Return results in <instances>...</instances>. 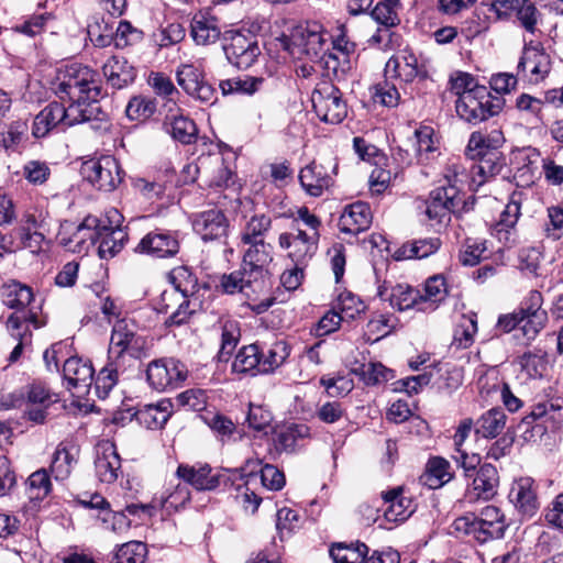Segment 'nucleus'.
I'll return each mask as SVG.
<instances>
[{"label": "nucleus", "mask_w": 563, "mask_h": 563, "mask_svg": "<svg viewBox=\"0 0 563 563\" xmlns=\"http://www.w3.org/2000/svg\"><path fill=\"white\" fill-rule=\"evenodd\" d=\"M98 74L90 67L73 63L56 70L52 89L62 102L68 106H78V110H86L91 121L99 112L98 98L101 88L97 80Z\"/></svg>", "instance_id": "f257e3e1"}, {"label": "nucleus", "mask_w": 563, "mask_h": 563, "mask_svg": "<svg viewBox=\"0 0 563 563\" xmlns=\"http://www.w3.org/2000/svg\"><path fill=\"white\" fill-rule=\"evenodd\" d=\"M280 47L296 59L316 63L328 48V33L318 22H305L294 26L289 34L276 38Z\"/></svg>", "instance_id": "f03ea898"}, {"label": "nucleus", "mask_w": 563, "mask_h": 563, "mask_svg": "<svg viewBox=\"0 0 563 563\" xmlns=\"http://www.w3.org/2000/svg\"><path fill=\"white\" fill-rule=\"evenodd\" d=\"M146 347V340L136 332V324L126 319L118 320L111 332L108 349L109 360L126 366L131 361L140 358Z\"/></svg>", "instance_id": "7ed1b4c3"}, {"label": "nucleus", "mask_w": 563, "mask_h": 563, "mask_svg": "<svg viewBox=\"0 0 563 563\" xmlns=\"http://www.w3.org/2000/svg\"><path fill=\"white\" fill-rule=\"evenodd\" d=\"M86 110H78V106H65L60 102H49L33 120L32 135L36 139L45 137L52 131H63L65 126L89 122Z\"/></svg>", "instance_id": "20e7f679"}, {"label": "nucleus", "mask_w": 563, "mask_h": 563, "mask_svg": "<svg viewBox=\"0 0 563 563\" xmlns=\"http://www.w3.org/2000/svg\"><path fill=\"white\" fill-rule=\"evenodd\" d=\"M504 103L500 96H493L486 86L481 85L457 99L455 109L461 119L475 124L498 114Z\"/></svg>", "instance_id": "39448f33"}, {"label": "nucleus", "mask_w": 563, "mask_h": 563, "mask_svg": "<svg viewBox=\"0 0 563 563\" xmlns=\"http://www.w3.org/2000/svg\"><path fill=\"white\" fill-rule=\"evenodd\" d=\"M103 220L96 216H87L78 225L69 221L60 224L57 240L60 245L74 253H87L99 238L100 230H104Z\"/></svg>", "instance_id": "423d86ee"}, {"label": "nucleus", "mask_w": 563, "mask_h": 563, "mask_svg": "<svg viewBox=\"0 0 563 563\" xmlns=\"http://www.w3.org/2000/svg\"><path fill=\"white\" fill-rule=\"evenodd\" d=\"M466 156L477 159L478 163L472 167V179L470 187L477 191L490 177L499 174L505 166L503 153L492 143H468Z\"/></svg>", "instance_id": "0eeeda50"}, {"label": "nucleus", "mask_w": 563, "mask_h": 563, "mask_svg": "<svg viewBox=\"0 0 563 563\" xmlns=\"http://www.w3.org/2000/svg\"><path fill=\"white\" fill-rule=\"evenodd\" d=\"M80 173L92 186L106 192L114 190L122 181V169L111 155L84 161Z\"/></svg>", "instance_id": "6e6552de"}, {"label": "nucleus", "mask_w": 563, "mask_h": 563, "mask_svg": "<svg viewBox=\"0 0 563 563\" xmlns=\"http://www.w3.org/2000/svg\"><path fill=\"white\" fill-rule=\"evenodd\" d=\"M311 102L314 112L324 122L340 123L347 114L342 93L332 84H320L311 95Z\"/></svg>", "instance_id": "1a4fd4ad"}, {"label": "nucleus", "mask_w": 563, "mask_h": 563, "mask_svg": "<svg viewBox=\"0 0 563 563\" xmlns=\"http://www.w3.org/2000/svg\"><path fill=\"white\" fill-rule=\"evenodd\" d=\"M146 377L154 389L163 391L181 386L188 377V368L177 358H159L147 365Z\"/></svg>", "instance_id": "9d476101"}, {"label": "nucleus", "mask_w": 563, "mask_h": 563, "mask_svg": "<svg viewBox=\"0 0 563 563\" xmlns=\"http://www.w3.org/2000/svg\"><path fill=\"white\" fill-rule=\"evenodd\" d=\"M177 84L190 97L205 103H212L216 89L205 79L202 69L194 64H181L176 70Z\"/></svg>", "instance_id": "9b49d317"}, {"label": "nucleus", "mask_w": 563, "mask_h": 563, "mask_svg": "<svg viewBox=\"0 0 563 563\" xmlns=\"http://www.w3.org/2000/svg\"><path fill=\"white\" fill-rule=\"evenodd\" d=\"M122 216L117 209L107 212L103 220L104 230H100L98 254L108 260L115 256L124 246L128 233L121 228Z\"/></svg>", "instance_id": "f8f14e48"}, {"label": "nucleus", "mask_w": 563, "mask_h": 563, "mask_svg": "<svg viewBox=\"0 0 563 563\" xmlns=\"http://www.w3.org/2000/svg\"><path fill=\"white\" fill-rule=\"evenodd\" d=\"M288 355L289 352L284 342L274 343L266 352L256 343L249 344V375L273 373Z\"/></svg>", "instance_id": "ddd939ff"}, {"label": "nucleus", "mask_w": 563, "mask_h": 563, "mask_svg": "<svg viewBox=\"0 0 563 563\" xmlns=\"http://www.w3.org/2000/svg\"><path fill=\"white\" fill-rule=\"evenodd\" d=\"M178 251L179 241L177 235L164 230L148 232L134 247L135 253L155 258L173 257Z\"/></svg>", "instance_id": "4468645a"}, {"label": "nucleus", "mask_w": 563, "mask_h": 563, "mask_svg": "<svg viewBox=\"0 0 563 563\" xmlns=\"http://www.w3.org/2000/svg\"><path fill=\"white\" fill-rule=\"evenodd\" d=\"M121 457L110 440L100 441L95 449V474L101 483H114L121 474Z\"/></svg>", "instance_id": "2eb2a0df"}, {"label": "nucleus", "mask_w": 563, "mask_h": 563, "mask_svg": "<svg viewBox=\"0 0 563 563\" xmlns=\"http://www.w3.org/2000/svg\"><path fill=\"white\" fill-rule=\"evenodd\" d=\"M551 71V57L543 49L525 47L518 64V75L532 84L542 81Z\"/></svg>", "instance_id": "dca6fc26"}, {"label": "nucleus", "mask_w": 563, "mask_h": 563, "mask_svg": "<svg viewBox=\"0 0 563 563\" xmlns=\"http://www.w3.org/2000/svg\"><path fill=\"white\" fill-rule=\"evenodd\" d=\"M32 323L34 328L40 327L37 317L33 312L27 313H12L7 320V328L12 338L19 340L18 344L13 347L8 357L9 364L18 362L23 353L24 346L31 341V331L29 324Z\"/></svg>", "instance_id": "f3484780"}, {"label": "nucleus", "mask_w": 563, "mask_h": 563, "mask_svg": "<svg viewBox=\"0 0 563 563\" xmlns=\"http://www.w3.org/2000/svg\"><path fill=\"white\" fill-rule=\"evenodd\" d=\"M194 231L201 236L203 241H212L225 235L228 230V220L219 209H210L195 213L191 218Z\"/></svg>", "instance_id": "a211bd4d"}, {"label": "nucleus", "mask_w": 563, "mask_h": 563, "mask_svg": "<svg viewBox=\"0 0 563 563\" xmlns=\"http://www.w3.org/2000/svg\"><path fill=\"white\" fill-rule=\"evenodd\" d=\"M377 296L384 301H389L391 308L399 311L411 308H417L421 311L420 290L410 285L397 284L389 289L386 282H384L377 288Z\"/></svg>", "instance_id": "6ab92c4d"}, {"label": "nucleus", "mask_w": 563, "mask_h": 563, "mask_svg": "<svg viewBox=\"0 0 563 563\" xmlns=\"http://www.w3.org/2000/svg\"><path fill=\"white\" fill-rule=\"evenodd\" d=\"M63 377L69 390L76 389L79 394H86L93 382L92 365L78 356H70L64 362Z\"/></svg>", "instance_id": "aec40b11"}, {"label": "nucleus", "mask_w": 563, "mask_h": 563, "mask_svg": "<svg viewBox=\"0 0 563 563\" xmlns=\"http://www.w3.org/2000/svg\"><path fill=\"white\" fill-rule=\"evenodd\" d=\"M466 177L464 168L453 164L452 169L445 176L448 186H441L430 192L428 202L433 205H446L451 208H459L464 202L461 196L459 183H463Z\"/></svg>", "instance_id": "412c9836"}, {"label": "nucleus", "mask_w": 563, "mask_h": 563, "mask_svg": "<svg viewBox=\"0 0 563 563\" xmlns=\"http://www.w3.org/2000/svg\"><path fill=\"white\" fill-rule=\"evenodd\" d=\"M509 498L519 512L529 518L534 516L540 507L537 496V486L531 477H520L515 481L509 493Z\"/></svg>", "instance_id": "4be33fe9"}, {"label": "nucleus", "mask_w": 563, "mask_h": 563, "mask_svg": "<svg viewBox=\"0 0 563 563\" xmlns=\"http://www.w3.org/2000/svg\"><path fill=\"white\" fill-rule=\"evenodd\" d=\"M498 484L497 468L489 463H485L476 471L473 483L467 490V497L471 501L489 500L497 494Z\"/></svg>", "instance_id": "5701e85b"}, {"label": "nucleus", "mask_w": 563, "mask_h": 563, "mask_svg": "<svg viewBox=\"0 0 563 563\" xmlns=\"http://www.w3.org/2000/svg\"><path fill=\"white\" fill-rule=\"evenodd\" d=\"M505 530V517L498 507L489 505L481 510L479 517H477V541L479 543L501 538Z\"/></svg>", "instance_id": "b1692460"}, {"label": "nucleus", "mask_w": 563, "mask_h": 563, "mask_svg": "<svg viewBox=\"0 0 563 563\" xmlns=\"http://www.w3.org/2000/svg\"><path fill=\"white\" fill-rule=\"evenodd\" d=\"M176 475L184 481V484L191 485L197 490H213L220 485L219 476L211 474V467L208 464H180Z\"/></svg>", "instance_id": "393cba45"}, {"label": "nucleus", "mask_w": 563, "mask_h": 563, "mask_svg": "<svg viewBox=\"0 0 563 563\" xmlns=\"http://www.w3.org/2000/svg\"><path fill=\"white\" fill-rule=\"evenodd\" d=\"M399 0H379L371 11V16L382 27L371 37L374 43H382L385 37L389 36V29L399 24L398 16Z\"/></svg>", "instance_id": "a878e982"}, {"label": "nucleus", "mask_w": 563, "mask_h": 563, "mask_svg": "<svg viewBox=\"0 0 563 563\" xmlns=\"http://www.w3.org/2000/svg\"><path fill=\"white\" fill-rule=\"evenodd\" d=\"M372 212L367 203L357 201L344 208L339 219L341 232L356 235L369 228Z\"/></svg>", "instance_id": "bb28decb"}, {"label": "nucleus", "mask_w": 563, "mask_h": 563, "mask_svg": "<svg viewBox=\"0 0 563 563\" xmlns=\"http://www.w3.org/2000/svg\"><path fill=\"white\" fill-rule=\"evenodd\" d=\"M173 412V404L163 399L157 404H147L139 407L134 413L136 421L151 430L162 429Z\"/></svg>", "instance_id": "cd10ccee"}, {"label": "nucleus", "mask_w": 563, "mask_h": 563, "mask_svg": "<svg viewBox=\"0 0 563 563\" xmlns=\"http://www.w3.org/2000/svg\"><path fill=\"white\" fill-rule=\"evenodd\" d=\"M190 35L198 45H209L221 36L218 19L208 12H198L190 24Z\"/></svg>", "instance_id": "c85d7f7f"}, {"label": "nucleus", "mask_w": 563, "mask_h": 563, "mask_svg": "<svg viewBox=\"0 0 563 563\" xmlns=\"http://www.w3.org/2000/svg\"><path fill=\"white\" fill-rule=\"evenodd\" d=\"M383 498L387 505L384 517L389 522H402L415 511L411 499L404 496L400 487L384 493Z\"/></svg>", "instance_id": "c756f323"}, {"label": "nucleus", "mask_w": 563, "mask_h": 563, "mask_svg": "<svg viewBox=\"0 0 563 563\" xmlns=\"http://www.w3.org/2000/svg\"><path fill=\"white\" fill-rule=\"evenodd\" d=\"M107 81L115 89L132 84L136 78V70L124 57L112 56L102 66Z\"/></svg>", "instance_id": "7c9ffc66"}, {"label": "nucleus", "mask_w": 563, "mask_h": 563, "mask_svg": "<svg viewBox=\"0 0 563 563\" xmlns=\"http://www.w3.org/2000/svg\"><path fill=\"white\" fill-rule=\"evenodd\" d=\"M249 265L257 266V273L262 276L261 287L269 286V269L273 261L272 246L265 244L263 240L252 241L249 234ZM256 273V271H254Z\"/></svg>", "instance_id": "2f4dec72"}, {"label": "nucleus", "mask_w": 563, "mask_h": 563, "mask_svg": "<svg viewBox=\"0 0 563 563\" xmlns=\"http://www.w3.org/2000/svg\"><path fill=\"white\" fill-rule=\"evenodd\" d=\"M439 238H423L407 242L398 247L393 257L395 261H405L412 258H426L434 254L441 246Z\"/></svg>", "instance_id": "473e14b6"}, {"label": "nucleus", "mask_w": 563, "mask_h": 563, "mask_svg": "<svg viewBox=\"0 0 563 563\" xmlns=\"http://www.w3.org/2000/svg\"><path fill=\"white\" fill-rule=\"evenodd\" d=\"M386 70L395 73L396 77L405 82H411L417 77H426L424 71L418 64L417 56L412 53L390 57L386 64Z\"/></svg>", "instance_id": "72a5a7b5"}, {"label": "nucleus", "mask_w": 563, "mask_h": 563, "mask_svg": "<svg viewBox=\"0 0 563 563\" xmlns=\"http://www.w3.org/2000/svg\"><path fill=\"white\" fill-rule=\"evenodd\" d=\"M240 29H230L222 34L223 51L228 60L238 68H241L246 54V35Z\"/></svg>", "instance_id": "f704fd0d"}, {"label": "nucleus", "mask_w": 563, "mask_h": 563, "mask_svg": "<svg viewBox=\"0 0 563 563\" xmlns=\"http://www.w3.org/2000/svg\"><path fill=\"white\" fill-rule=\"evenodd\" d=\"M453 478L450 462L443 457H431L426 467V472L420 477L423 485L431 489H437L449 483Z\"/></svg>", "instance_id": "c9c22d12"}, {"label": "nucleus", "mask_w": 563, "mask_h": 563, "mask_svg": "<svg viewBox=\"0 0 563 563\" xmlns=\"http://www.w3.org/2000/svg\"><path fill=\"white\" fill-rule=\"evenodd\" d=\"M272 413L262 406L249 404V439H260L268 441V435L273 433Z\"/></svg>", "instance_id": "e433bc0d"}, {"label": "nucleus", "mask_w": 563, "mask_h": 563, "mask_svg": "<svg viewBox=\"0 0 563 563\" xmlns=\"http://www.w3.org/2000/svg\"><path fill=\"white\" fill-rule=\"evenodd\" d=\"M446 296L448 286L444 277L441 275L429 277L424 283L423 291H420L421 311L435 310Z\"/></svg>", "instance_id": "4c0bfd02"}, {"label": "nucleus", "mask_w": 563, "mask_h": 563, "mask_svg": "<svg viewBox=\"0 0 563 563\" xmlns=\"http://www.w3.org/2000/svg\"><path fill=\"white\" fill-rule=\"evenodd\" d=\"M299 181L303 190L312 196L320 197L324 189L330 186V177L324 175L314 162L301 168Z\"/></svg>", "instance_id": "58836bf2"}, {"label": "nucleus", "mask_w": 563, "mask_h": 563, "mask_svg": "<svg viewBox=\"0 0 563 563\" xmlns=\"http://www.w3.org/2000/svg\"><path fill=\"white\" fill-rule=\"evenodd\" d=\"M3 303L15 310H23L33 300L32 288L16 280H10L2 286Z\"/></svg>", "instance_id": "ea45409f"}, {"label": "nucleus", "mask_w": 563, "mask_h": 563, "mask_svg": "<svg viewBox=\"0 0 563 563\" xmlns=\"http://www.w3.org/2000/svg\"><path fill=\"white\" fill-rule=\"evenodd\" d=\"M329 552L335 563H363L369 549L360 541L338 542L331 545Z\"/></svg>", "instance_id": "a19ab883"}, {"label": "nucleus", "mask_w": 563, "mask_h": 563, "mask_svg": "<svg viewBox=\"0 0 563 563\" xmlns=\"http://www.w3.org/2000/svg\"><path fill=\"white\" fill-rule=\"evenodd\" d=\"M126 368V365L108 358L107 364L100 369L93 380L96 391L100 398L108 396L110 390L117 385L120 374H123Z\"/></svg>", "instance_id": "79ce46f5"}, {"label": "nucleus", "mask_w": 563, "mask_h": 563, "mask_svg": "<svg viewBox=\"0 0 563 563\" xmlns=\"http://www.w3.org/2000/svg\"><path fill=\"white\" fill-rule=\"evenodd\" d=\"M67 449L63 443L58 444L49 466L51 473L56 481H65L71 474L77 463V451Z\"/></svg>", "instance_id": "37998d69"}, {"label": "nucleus", "mask_w": 563, "mask_h": 563, "mask_svg": "<svg viewBox=\"0 0 563 563\" xmlns=\"http://www.w3.org/2000/svg\"><path fill=\"white\" fill-rule=\"evenodd\" d=\"M522 372L531 379H541L549 371V358L547 352L537 349L523 353L519 357Z\"/></svg>", "instance_id": "c03bdc74"}, {"label": "nucleus", "mask_w": 563, "mask_h": 563, "mask_svg": "<svg viewBox=\"0 0 563 563\" xmlns=\"http://www.w3.org/2000/svg\"><path fill=\"white\" fill-rule=\"evenodd\" d=\"M170 282L174 290L180 294L181 298L198 297L200 285L195 274L186 266H179L172 271Z\"/></svg>", "instance_id": "a18cd8bd"}, {"label": "nucleus", "mask_w": 563, "mask_h": 563, "mask_svg": "<svg viewBox=\"0 0 563 563\" xmlns=\"http://www.w3.org/2000/svg\"><path fill=\"white\" fill-rule=\"evenodd\" d=\"M254 271H258L257 266L255 265H249V288H252V291L257 295H264V299L261 300L258 303H249V308H251L256 313H263L265 312L269 307L273 306L275 301V297L272 296V288H273V279H272V272L269 271V286L267 288L261 287V279L262 276Z\"/></svg>", "instance_id": "49530a36"}, {"label": "nucleus", "mask_w": 563, "mask_h": 563, "mask_svg": "<svg viewBox=\"0 0 563 563\" xmlns=\"http://www.w3.org/2000/svg\"><path fill=\"white\" fill-rule=\"evenodd\" d=\"M506 413L500 408H492L476 422V433L484 438H495L505 428Z\"/></svg>", "instance_id": "de8ad7c7"}, {"label": "nucleus", "mask_w": 563, "mask_h": 563, "mask_svg": "<svg viewBox=\"0 0 563 563\" xmlns=\"http://www.w3.org/2000/svg\"><path fill=\"white\" fill-rule=\"evenodd\" d=\"M310 438V428L305 423H291L286 426L276 439L277 449L292 452L299 442Z\"/></svg>", "instance_id": "09e8293b"}, {"label": "nucleus", "mask_w": 563, "mask_h": 563, "mask_svg": "<svg viewBox=\"0 0 563 563\" xmlns=\"http://www.w3.org/2000/svg\"><path fill=\"white\" fill-rule=\"evenodd\" d=\"M166 131L175 141H190L198 134V128L194 120L188 117H174L164 123Z\"/></svg>", "instance_id": "8fccbe9b"}, {"label": "nucleus", "mask_w": 563, "mask_h": 563, "mask_svg": "<svg viewBox=\"0 0 563 563\" xmlns=\"http://www.w3.org/2000/svg\"><path fill=\"white\" fill-rule=\"evenodd\" d=\"M316 63H319L325 69L327 76L338 79L342 78L351 68L350 58L346 55L329 52V47Z\"/></svg>", "instance_id": "3c124183"}, {"label": "nucleus", "mask_w": 563, "mask_h": 563, "mask_svg": "<svg viewBox=\"0 0 563 563\" xmlns=\"http://www.w3.org/2000/svg\"><path fill=\"white\" fill-rule=\"evenodd\" d=\"M146 544L141 541H130L119 547L112 563H145Z\"/></svg>", "instance_id": "603ef678"}, {"label": "nucleus", "mask_w": 563, "mask_h": 563, "mask_svg": "<svg viewBox=\"0 0 563 563\" xmlns=\"http://www.w3.org/2000/svg\"><path fill=\"white\" fill-rule=\"evenodd\" d=\"M241 338V328L238 321L227 320L222 327V342L219 351V361L227 362L233 353Z\"/></svg>", "instance_id": "864d4df0"}, {"label": "nucleus", "mask_w": 563, "mask_h": 563, "mask_svg": "<svg viewBox=\"0 0 563 563\" xmlns=\"http://www.w3.org/2000/svg\"><path fill=\"white\" fill-rule=\"evenodd\" d=\"M477 332V322L472 317L463 316L454 329L451 345L455 349H467L474 342V335Z\"/></svg>", "instance_id": "5fc2aeb1"}, {"label": "nucleus", "mask_w": 563, "mask_h": 563, "mask_svg": "<svg viewBox=\"0 0 563 563\" xmlns=\"http://www.w3.org/2000/svg\"><path fill=\"white\" fill-rule=\"evenodd\" d=\"M156 111V101L154 99L136 96L130 99L125 113L131 120L145 121Z\"/></svg>", "instance_id": "6e6d98bb"}, {"label": "nucleus", "mask_w": 563, "mask_h": 563, "mask_svg": "<svg viewBox=\"0 0 563 563\" xmlns=\"http://www.w3.org/2000/svg\"><path fill=\"white\" fill-rule=\"evenodd\" d=\"M205 423L218 435L224 439H232L236 432L235 423L224 415L207 412L201 416Z\"/></svg>", "instance_id": "4d7b16f0"}, {"label": "nucleus", "mask_w": 563, "mask_h": 563, "mask_svg": "<svg viewBox=\"0 0 563 563\" xmlns=\"http://www.w3.org/2000/svg\"><path fill=\"white\" fill-rule=\"evenodd\" d=\"M515 13L525 31L534 34L541 18L536 4L531 0H522Z\"/></svg>", "instance_id": "13d9d810"}, {"label": "nucleus", "mask_w": 563, "mask_h": 563, "mask_svg": "<svg viewBox=\"0 0 563 563\" xmlns=\"http://www.w3.org/2000/svg\"><path fill=\"white\" fill-rule=\"evenodd\" d=\"M260 477L263 486L271 490H279L285 485V476L284 474L274 465L266 464L263 466L258 473L254 470L249 472V478Z\"/></svg>", "instance_id": "bf43d9fd"}, {"label": "nucleus", "mask_w": 563, "mask_h": 563, "mask_svg": "<svg viewBox=\"0 0 563 563\" xmlns=\"http://www.w3.org/2000/svg\"><path fill=\"white\" fill-rule=\"evenodd\" d=\"M201 306V301L198 297L194 298H181L177 309L168 317L165 321L167 325H181L188 321Z\"/></svg>", "instance_id": "052dcab7"}, {"label": "nucleus", "mask_w": 563, "mask_h": 563, "mask_svg": "<svg viewBox=\"0 0 563 563\" xmlns=\"http://www.w3.org/2000/svg\"><path fill=\"white\" fill-rule=\"evenodd\" d=\"M27 482L31 499H43L52 489L51 478L45 468L32 473Z\"/></svg>", "instance_id": "680f3d73"}, {"label": "nucleus", "mask_w": 563, "mask_h": 563, "mask_svg": "<svg viewBox=\"0 0 563 563\" xmlns=\"http://www.w3.org/2000/svg\"><path fill=\"white\" fill-rule=\"evenodd\" d=\"M338 309L340 316L344 319H355L365 311L364 302L352 292H343L338 298Z\"/></svg>", "instance_id": "e2e57ef3"}, {"label": "nucleus", "mask_w": 563, "mask_h": 563, "mask_svg": "<svg viewBox=\"0 0 563 563\" xmlns=\"http://www.w3.org/2000/svg\"><path fill=\"white\" fill-rule=\"evenodd\" d=\"M143 38L142 31L132 26L128 21H120L117 31L114 33V45L118 48H124L141 42Z\"/></svg>", "instance_id": "0e129e2a"}, {"label": "nucleus", "mask_w": 563, "mask_h": 563, "mask_svg": "<svg viewBox=\"0 0 563 563\" xmlns=\"http://www.w3.org/2000/svg\"><path fill=\"white\" fill-rule=\"evenodd\" d=\"M15 238L19 240L18 249H29L37 254L42 251L45 242V234L42 231H25L24 229H14Z\"/></svg>", "instance_id": "69168bd1"}, {"label": "nucleus", "mask_w": 563, "mask_h": 563, "mask_svg": "<svg viewBox=\"0 0 563 563\" xmlns=\"http://www.w3.org/2000/svg\"><path fill=\"white\" fill-rule=\"evenodd\" d=\"M353 145L362 161L368 162L376 167L387 166V155L374 143H353Z\"/></svg>", "instance_id": "338daca9"}, {"label": "nucleus", "mask_w": 563, "mask_h": 563, "mask_svg": "<svg viewBox=\"0 0 563 563\" xmlns=\"http://www.w3.org/2000/svg\"><path fill=\"white\" fill-rule=\"evenodd\" d=\"M486 251V242L475 239H467L463 250L460 252V262L464 266H474L479 263L483 253Z\"/></svg>", "instance_id": "774afa93"}]
</instances>
